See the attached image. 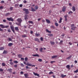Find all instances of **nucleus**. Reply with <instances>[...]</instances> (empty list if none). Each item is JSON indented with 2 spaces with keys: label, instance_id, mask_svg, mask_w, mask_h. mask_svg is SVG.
<instances>
[{
  "label": "nucleus",
  "instance_id": "nucleus-1",
  "mask_svg": "<svg viewBox=\"0 0 78 78\" xmlns=\"http://www.w3.org/2000/svg\"><path fill=\"white\" fill-rule=\"evenodd\" d=\"M17 21L18 22L16 23V25H18L19 26H20L21 25V23L22 22V20L21 18H18L17 19Z\"/></svg>",
  "mask_w": 78,
  "mask_h": 78
},
{
  "label": "nucleus",
  "instance_id": "nucleus-2",
  "mask_svg": "<svg viewBox=\"0 0 78 78\" xmlns=\"http://www.w3.org/2000/svg\"><path fill=\"white\" fill-rule=\"evenodd\" d=\"M71 30H75V28H76V27L75 26L74 24H72L71 26Z\"/></svg>",
  "mask_w": 78,
  "mask_h": 78
},
{
  "label": "nucleus",
  "instance_id": "nucleus-3",
  "mask_svg": "<svg viewBox=\"0 0 78 78\" xmlns=\"http://www.w3.org/2000/svg\"><path fill=\"white\" fill-rule=\"evenodd\" d=\"M23 11L25 12L26 14H29V11L28 10V9L23 8Z\"/></svg>",
  "mask_w": 78,
  "mask_h": 78
},
{
  "label": "nucleus",
  "instance_id": "nucleus-4",
  "mask_svg": "<svg viewBox=\"0 0 78 78\" xmlns=\"http://www.w3.org/2000/svg\"><path fill=\"white\" fill-rule=\"evenodd\" d=\"M7 19L9 21H12V22L14 21V19L11 17L7 18Z\"/></svg>",
  "mask_w": 78,
  "mask_h": 78
},
{
  "label": "nucleus",
  "instance_id": "nucleus-5",
  "mask_svg": "<svg viewBox=\"0 0 78 78\" xmlns=\"http://www.w3.org/2000/svg\"><path fill=\"white\" fill-rule=\"evenodd\" d=\"M66 6H63L62 8V11L63 12H65L66 11Z\"/></svg>",
  "mask_w": 78,
  "mask_h": 78
},
{
  "label": "nucleus",
  "instance_id": "nucleus-6",
  "mask_svg": "<svg viewBox=\"0 0 78 78\" xmlns=\"http://www.w3.org/2000/svg\"><path fill=\"white\" fill-rule=\"evenodd\" d=\"M26 65L27 66H30V67H31V66H32V67H35V65H32V64H30L29 63H27Z\"/></svg>",
  "mask_w": 78,
  "mask_h": 78
},
{
  "label": "nucleus",
  "instance_id": "nucleus-7",
  "mask_svg": "<svg viewBox=\"0 0 78 78\" xmlns=\"http://www.w3.org/2000/svg\"><path fill=\"white\" fill-rule=\"evenodd\" d=\"M34 40H35V41H37V42H39V43H41V42L39 41V39L38 38H35Z\"/></svg>",
  "mask_w": 78,
  "mask_h": 78
},
{
  "label": "nucleus",
  "instance_id": "nucleus-8",
  "mask_svg": "<svg viewBox=\"0 0 78 78\" xmlns=\"http://www.w3.org/2000/svg\"><path fill=\"white\" fill-rule=\"evenodd\" d=\"M67 76L66 75H64V74H61V78H65V77H66Z\"/></svg>",
  "mask_w": 78,
  "mask_h": 78
},
{
  "label": "nucleus",
  "instance_id": "nucleus-9",
  "mask_svg": "<svg viewBox=\"0 0 78 78\" xmlns=\"http://www.w3.org/2000/svg\"><path fill=\"white\" fill-rule=\"evenodd\" d=\"M33 74L35 76H37L38 77H40V76H39V74H37V73H36L34 72H33Z\"/></svg>",
  "mask_w": 78,
  "mask_h": 78
},
{
  "label": "nucleus",
  "instance_id": "nucleus-10",
  "mask_svg": "<svg viewBox=\"0 0 78 78\" xmlns=\"http://www.w3.org/2000/svg\"><path fill=\"white\" fill-rule=\"evenodd\" d=\"M67 17H68V15L67 14L66 15L64 16L66 21H67Z\"/></svg>",
  "mask_w": 78,
  "mask_h": 78
},
{
  "label": "nucleus",
  "instance_id": "nucleus-11",
  "mask_svg": "<svg viewBox=\"0 0 78 78\" xmlns=\"http://www.w3.org/2000/svg\"><path fill=\"white\" fill-rule=\"evenodd\" d=\"M8 72H9V73H12V69L11 68L8 69L7 70Z\"/></svg>",
  "mask_w": 78,
  "mask_h": 78
},
{
  "label": "nucleus",
  "instance_id": "nucleus-12",
  "mask_svg": "<svg viewBox=\"0 0 78 78\" xmlns=\"http://www.w3.org/2000/svg\"><path fill=\"white\" fill-rule=\"evenodd\" d=\"M72 10L73 11V12H75V11H76V9H75V7L73 6L72 8Z\"/></svg>",
  "mask_w": 78,
  "mask_h": 78
},
{
  "label": "nucleus",
  "instance_id": "nucleus-13",
  "mask_svg": "<svg viewBox=\"0 0 78 78\" xmlns=\"http://www.w3.org/2000/svg\"><path fill=\"white\" fill-rule=\"evenodd\" d=\"M15 30L16 31H19V27H15Z\"/></svg>",
  "mask_w": 78,
  "mask_h": 78
},
{
  "label": "nucleus",
  "instance_id": "nucleus-14",
  "mask_svg": "<svg viewBox=\"0 0 78 78\" xmlns=\"http://www.w3.org/2000/svg\"><path fill=\"white\" fill-rule=\"evenodd\" d=\"M46 21L48 23H51V22H50V21L49 20L46 19Z\"/></svg>",
  "mask_w": 78,
  "mask_h": 78
},
{
  "label": "nucleus",
  "instance_id": "nucleus-15",
  "mask_svg": "<svg viewBox=\"0 0 78 78\" xmlns=\"http://www.w3.org/2000/svg\"><path fill=\"white\" fill-rule=\"evenodd\" d=\"M13 45V44L12 43H9L8 44V46H9V47H11V46H12Z\"/></svg>",
  "mask_w": 78,
  "mask_h": 78
},
{
  "label": "nucleus",
  "instance_id": "nucleus-16",
  "mask_svg": "<svg viewBox=\"0 0 78 78\" xmlns=\"http://www.w3.org/2000/svg\"><path fill=\"white\" fill-rule=\"evenodd\" d=\"M18 56L19 58H21L22 57V55L21 54H19L18 55Z\"/></svg>",
  "mask_w": 78,
  "mask_h": 78
},
{
  "label": "nucleus",
  "instance_id": "nucleus-17",
  "mask_svg": "<svg viewBox=\"0 0 78 78\" xmlns=\"http://www.w3.org/2000/svg\"><path fill=\"white\" fill-rule=\"evenodd\" d=\"M32 56H37V57H39V55H38L37 54H35V55H33Z\"/></svg>",
  "mask_w": 78,
  "mask_h": 78
},
{
  "label": "nucleus",
  "instance_id": "nucleus-18",
  "mask_svg": "<svg viewBox=\"0 0 78 78\" xmlns=\"http://www.w3.org/2000/svg\"><path fill=\"white\" fill-rule=\"evenodd\" d=\"M70 65H67L66 66V68H67V69H68L69 70H70Z\"/></svg>",
  "mask_w": 78,
  "mask_h": 78
},
{
  "label": "nucleus",
  "instance_id": "nucleus-19",
  "mask_svg": "<svg viewBox=\"0 0 78 78\" xmlns=\"http://www.w3.org/2000/svg\"><path fill=\"white\" fill-rule=\"evenodd\" d=\"M50 43L51 45H54L55 44V42H54V41H51L50 42Z\"/></svg>",
  "mask_w": 78,
  "mask_h": 78
},
{
  "label": "nucleus",
  "instance_id": "nucleus-20",
  "mask_svg": "<svg viewBox=\"0 0 78 78\" xmlns=\"http://www.w3.org/2000/svg\"><path fill=\"white\" fill-rule=\"evenodd\" d=\"M58 56L57 55H54L51 57L52 59H53V58H56Z\"/></svg>",
  "mask_w": 78,
  "mask_h": 78
},
{
  "label": "nucleus",
  "instance_id": "nucleus-21",
  "mask_svg": "<svg viewBox=\"0 0 78 78\" xmlns=\"http://www.w3.org/2000/svg\"><path fill=\"white\" fill-rule=\"evenodd\" d=\"M10 15V13H6L5 15V16H9Z\"/></svg>",
  "mask_w": 78,
  "mask_h": 78
},
{
  "label": "nucleus",
  "instance_id": "nucleus-22",
  "mask_svg": "<svg viewBox=\"0 0 78 78\" xmlns=\"http://www.w3.org/2000/svg\"><path fill=\"white\" fill-rule=\"evenodd\" d=\"M31 9L32 11V12L36 11V10L34 9V8H33V7H31Z\"/></svg>",
  "mask_w": 78,
  "mask_h": 78
},
{
  "label": "nucleus",
  "instance_id": "nucleus-23",
  "mask_svg": "<svg viewBox=\"0 0 78 78\" xmlns=\"http://www.w3.org/2000/svg\"><path fill=\"white\" fill-rule=\"evenodd\" d=\"M0 26L2 28H5V26L3 25V24H1Z\"/></svg>",
  "mask_w": 78,
  "mask_h": 78
},
{
  "label": "nucleus",
  "instance_id": "nucleus-24",
  "mask_svg": "<svg viewBox=\"0 0 78 78\" xmlns=\"http://www.w3.org/2000/svg\"><path fill=\"white\" fill-rule=\"evenodd\" d=\"M46 32H47V33H51V31H49V30L48 29H46Z\"/></svg>",
  "mask_w": 78,
  "mask_h": 78
},
{
  "label": "nucleus",
  "instance_id": "nucleus-25",
  "mask_svg": "<svg viewBox=\"0 0 78 78\" xmlns=\"http://www.w3.org/2000/svg\"><path fill=\"white\" fill-rule=\"evenodd\" d=\"M3 53V54H6V53H8V52L6 50H4Z\"/></svg>",
  "mask_w": 78,
  "mask_h": 78
},
{
  "label": "nucleus",
  "instance_id": "nucleus-26",
  "mask_svg": "<svg viewBox=\"0 0 78 78\" xmlns=\"http://www.w3.org/2000/svg\"><path fill=\"white\" fill-rule=\"evenodd\" d=\"M62 18H60L59 22V23H61L62 22Z\"/></svg>",
  "mask_w": 78,
  "mask_h": 78
},
{
  "label": "nucleus",
  "instance_id": "nucleus-27",
  "mask_svg": "<svg viewBox=\"0 0 78 78\" xmlns=\"http://www.w3.org/2000/svg\"><path fill=\"white\" fill-rule=\"evenodd\" d=\"M72 55L69 56L66 59H70L71 58H72Z\"/></svg>",
  "mask_w": 78,
  "mask_h": 78
},
{
  "label": "nucleus",
  "instance_id": "nucleus-28",
  "mask_svg": "<svg viewBox=\"0 0 78 78\" xmlns=\"http://www.w3.org/2000/svg\"><path fill=\"white\" fill-rule=\"evenodd\" d=\"M24 75L26 78H27L28 77V74H24Z\"/></svg>",
  "mask_w": 78,
  "mask_h": 78
},
{
  "label": "nucleus",
  "instance_id": "nucleus-29",
  "mask_svg": "<svg viewBox=\"0 0 78 78\" xmlns=\"http://www.w3.org/2000/svg\"><path fill=\"white\" fill-rule=\"evenodd\" d=\"M51 28H53V29H55V27L53 25H52L51 26Z\"/></svg>",
  "mask_w": 78,
  "mask_h": 78
},
{
  "label": "nucleus",
  "instance_id": "nucleus-30",
  "mask_svg": "<svg viewBox=\"0 0 78 78\" xmlns=\"http://www.w3.org/2000/svg\"><path fill=\"white\" fill-rule=\"evenodd\" d=\"M35 35L36 36H37V37L39 36H40V34H39L36 33V34H35Z\"/></svg>",
  "mask_w": 78,
  "mask_h": 78
},
{
  "label": "nucleus",
  "instance_id": "nucleus-31",
  "mask_svg": "<svg viewBox=\"0 0 78 78\" xmlns=\"http://www.w3.org/2000/svg\"><path fill=\"white\" fill-rule=\"evenodd\" d=\"M38 6L37 5H36L35 7V9L37 10L38 9Z\"/></svg>",
  "mask_w": 78,
  "mask_h": 78
},
{
  "label": "nucleus",
  "instance_id": "nucleus-32",
  "mask_svg": "<svg viewBox=\"0 0 78 78\" xmlns=\"http://www.w3.org/2000/svg\"><path fill=\"white\" fill-rule=\"evenodd\" d=\"M22 37H27V36L26 35H22Z\"/></svg>",
  "mask_w": 78,
  "mask_h": 78
},
{
  "label": "nucleus",
  "instance_id": "nucleus-33",
  "mask_svg": "<svg viewBox=\"0 0 78 78\" xmlns=\"http://www.w3.org/2000/svg\"><path fill=\"white\" fill-rule=\"evenodd\" d=\"M10 28L12 30H14V27L13 26H11Z\"/></svg>",
  "mask_w": 78,
  "mask_h": 78
},
{
  "label": "nucleus",
  "instance_id": "nucleus-34",
  "mask_svg": "<svg viewBox=\"0 0 78 78\" xmlns=\"http://www.w3.org/2000/svg\"><path fill=\"white\" fill-rule=\"evenodd\" d=\"M4 47H1L0 48V50H4Z\"/></svg>",
  "mask_w": 78,
  "mask_h": 78
},
{
  "label": "nucleus",
  "instance_id": "nucleus-35",
  "mask_svg": "<svg viewBox=\"0 0 78 78\" xmlns=\"http://www.w3.org/2000/svg\"><path fill=\"white\" fill-rule=\"evenodd\" d=\"M63 42V41H62V40L59 43L60 45H62V44Z\"/></svg>",
  "mask_w": 78,
  "mask_h": 78
},
{
  "label": "nucleus",
  "instance_id": "nucleus-36",
  "mask_svg": "<svg viewBox=\"0 0 78 78\" xmlns=\"http://www.w3.org/2000/svg\"><path fill=\"white\" fill-rule=\"evenodd\" d=\"M73 14V12L72 11H70L68 12V14Z\"/></svg>",
  "mask_w": 78,
  "mask_h": 78
},
{
  "label": "nucleus",
  "instance_id": "nucleus-37",
  "mask_svg": "<svg viewBox=\"0 0 78 78\" xmlns=\"http://www.w3.org/2000/svg\"><path fill=\"white\" fill-rule=\"evenodd\" d=\"M38 61L39 62H42V60L41 59L39 58L38 60Z\"/></svg>",
  "mask_w": 78,
  "mask_h": 78
},
{
  "label": "nucleus",
  "instance_id": "nucleus-38",
  "mask_svg": "<svg viewBox=\"0 0 78 78\" xmlns=\"http://www.w3.org/2000/svg\"><path fill=\"white\" fill-rule=\"evenodd\" d=\"M55 24L56 27H58V23H55Z\"/></svg>",
  "mask_w": 78,
  "mask_h": 78
},
{
  "label": "nucleus",
  "instance_id": "nucleus-39",
  "mask_svg": "<svg viewBox=\"0 0 78 78\" xmlns=\"http://www.w3.org/2000/svg\"><path fill=\"white\" fill-rule=\"evenodd\" d=\"M43 50V48H41L40 49V51L41 52H42V50Z\"/></svg>",
  "mask_w": 78,
  "mask_h": 78
},
{
  "label": "nucleus",
  "instance_id": "nucleus-40",
  "mask_svg": "<svg viewBox=\"0 0 78 78\" xmlns=\"http://www.w3.org/2000/svg\"><path fill=\"white\" fill-rule=\"evenodd\" d=\"M14 63H16V64H17L18 63V62L17 61H13Z\"/></svg>",
  "mask_w": 78,
  "mask_h": 78
},
{
  "label": "nucleus",
  "instance_id": "nucleus-41",
  "mask_svg": "<svg viewBox=\"0 0 78 78\" xmlns=\"http://www.w3.org/2000/svg\"><path fill=\"white\" fill-rule=\"evenodd\" d=\"M28 22L29 23H31L32 24L33 23V22L32 21H29Z\"/></svg>",
  "mask_w": 78,
  "mask_h": 78
},
{
  "label": "nucleus",
  "instance_id": "nucleus-42",
  "mask_svg": "<svg viewBox=\"0 0 78 78\" xmlns=\"http://www.w3.org/2000/svg\"><path fill=\"white\" fill-rule=\"evenodd\" d=\"M40 40L41 41H43V40H44V38H43V37H41L40 38Z\"/></svg>",
  "mask_w": 78,
  "mask_h": 78
},
{
  "label": "nucleus",
  "instance_id": "nucleus-43",
  "mask_svg": "<svg viewBox=\"0 0 78 78\" xmlns=\"http://www.w3.org/2000/svg\"><path fill=\"white\" fill-rule=\"evenodd\" d=\"M25 61H28V58L27 57H26L25 58Z\"/></svg>",
  "mask_w": 78,
  "mask_h": 78
},
{
  "label": "nucleus",
  "instance_id": "nucleus-44",
  "mask_svg": "<svg viewBox=\"0 0 78 78\" xmlns=\"http://www.w3.org/2000/svg\"><path fill=\"white\" fill-rule=\"evenodd\" d=\"M78 69H76V71H74V73H78Z\"/></svg>",
  "mask_w": 78,
  "mask_h": 78
},
{
  "label": "nucleus",
  "instance_id": "nucleus-45",
  "mask_svg": "<svg viewBox=\"0 0 78 78\" xmlns=\"http://www.w3.org/2000/svg\"><path fill=\"white\" fill-rule=\"evenodd\" d=\"M2 66H5V63H2Z\"/></svg>",
  "mask_w": 78,
  "mask_h": 78
},
{
  "label": "nucleus",
  "instance_id": "nucleus-46",
  "mask_svg": "<svg viewBox=\"0 0 78 78\" xmlns=\"http://www.w3.org/2000/svg\"><path fill=\"white\" fill-rule=\"evenodd\" d=\"M8 40L9 41H12V39L10 37L8 38Z\"/></svg>",
  "mask_w": 78,
  "mask_h": 78
},
{
  "label": "nucleus",
  "instance_id": "nucleus-47",
  "mask_svg": "<svg viewBox=\"0 0 78 78\" xmlns=\"http://www.w3.org/2000/svg\"><path fill=\"white\" fill-rule=\"evenodd\" d=\"M53 72L51 71L49 73V75H51V74H53Z\"/></svg>",
  "mask_w": 78,
  "mask_h": 78
},
{
  "label": "nucleus",
  "instance_id": "nucleus-48",
  "mask_svg": "<svg viewBox=\"0 0 78 78\" xmlns=\"http://www.w3.org/2000/svg\"><path fill=\"white\" fill-rule=\"evenodd\" d=\"M10 10H11V11H12V10L13 9V7H10Z\"/></svg>",
  "mask_w": 78,
  "mask_h": 78
},
{
  "label": "nucleus",
  "instance_id": "nucleus-49",
  "mask_svg": "<svg viewBox=\"0 0 78 78\" xmlns=\"http://www.w3.org/2000/svg\"><path fill=\"white\" fill-rule=\"evenodd\" d=\"M17 6H19V4H15V7H17Z\"/></svg>",
  "mask_w": 78,
  "mask_h": 78
},
{
  "label": "nucleus",
  "instance_id": "nucleus-50",
  "mask_svg": "<svg viewBox=\"0 0 78 78\" xmlns=\"http://www.w3.org/2000/svg\"><path fill=\"white\" fill-rule=\"evenodd\" d=\"M54 62H55V61H51L50 62L51 64H53Z\"/></svg>",
  "mask_w": 78,
  "mask_h": 78
},
{
  "label": "nucleus",
  "instance_id": "nucleus-51",
  "mask_svg": "<svg viewBox=\"0 0 78 78\" xmlns=\"http://www.w3.org/2000/svg\"><path fill=\"white\" fill-rule=\"evenodd\" d=\"M20 65L22 66V67H24V65L22 63H20Z\"/></svg>",
  "mask_w": 78,
  "mask_h": 78
},
{
  "label": "nucleus",
  "instance_id": "nucleus-52",
  "mask_svg": "<svg viewBox=\"0 0 78 78\" xmlns=\"http://www.w3.org/2000/svg\"><path fill=\"white\" fill-rule=\"evenodd\" d=\"M12 31H13V32L14 33V34H15V30H14V29H12Z\"/></svg>",
  "mask_w": 78,
  "mask_h": 78
},
{
  "label": "nucleus",
  "instance_id": "nucleus-53",
  "mask_svg": "<svg viewBox=\"0 0 78 78\" xmlns=\"http://www.w3.org/2000/svg\"><path fill=\"white\" fill-rule=\"evenodd\" d=\"M10 64L11 65H13V64H14V63H13V62H11L10 63Z\"/></svg>",
  "mask_w": 78,
  "mask_h": 78
},
{
  "label": "nucleus",
  "instance_id": "nucleus-54",
  "mask_svg": "<svg viewBox=\"0 0 78 78\" xmlns=\"http://www.w3.org/2000/svg\"><path fill=\"white\" fill-rule=\"evenodd\" d=\"M8 32H9V33L11 32V30H10V29H8Z\"/></svg>",
  "mask_w": 78,
  "mask_h": 78
},
{
  "label": "nucleus",
  "instance_id": "nucleus-55",
  "mask_svg": "<svg viewBox=\"0 0 78 78\" xmlns=\"http://www.w3.org/2000/svg\"><path fill=\"white\" fill-rule=\"evenodd\" d=\"M9 27V26H4V28H8Z\"/></svg>",
  "mask_w": 78,
  "mask_h": 78
},
{
  "label": "nucleus",
  "instance_id": "nucleus-56",
  "mask_svg": "<svg viewBox=\"0 0 78 78\" xmlns=\"http://www.w3.org/2000/svg\"><path fill=\"white\" fill-rule=\"evenodd\" d=\"M3 6H0V9H3Z\"/></svg>",
  "mask_w": 78,
  "mask_h": 78
},
{
  "label": "nucleus",
  "instance_id": "nucleus-57",
  "mask_svg": "<svg viewBox=\"0 0 78 78\" xmlns=\"http://www.w3.org/2000/svg\"><path fill=\"white\" fill-rule=\"evenodd\" d=\"M69 45H72V43L70 42H69Z\"/></svg>",
  "mask_w": 78,
  "mask_h": 78
},
{
  "label": "nucleus",
  "instance_id": "nucleus-58",
  "mask_svg": "<svg viewBox=\"0 0 78 78\" xmlns=\"http://www.w3.org/2000/svg\"><path fill=\"white\" fill-rule=\"evenodd\" d=\"M49 36H53V34H49Z\"/></svg>",
  "mask_w": 78,
  "mask_h": 78
},
{
  "label": "nucleus",
  "instance_id": "nucleus-59",
  "mask_svg": "<svg viewBox=\"0 0 78 78\" xmlns=\"http://www.w3.org/2000/svg\"><path fill=\"white\" fill-rule=\"evenodd\" d=\"M3 69H0V72H3Z\"/></svg>",
  "mask_w": 78,
  "mask_h": 78
},
{
  "label": "nucleus",
  "instance_id": "nucleus-60",
  "mask_svg": "<svg viewBox=\"0 0 78 78\" xmlns=\"http://www.w3.org/2000/svg\"><path fill=\"white\" fill-rule=\"evenodd\" d=\"M22 6H23V5H22V4H20V7L21 8L22 7Z\"/></svg>",
  "mask_w": 78,
  "mask_h": 78
},
{
  "label": "nucleus",
  "instance_id": "nucleus-61",
  "mask_svg": "<svg viewBox=\"0 0 78 78\" xmlns=\"http://www.w3.org/2000/svg\"><path fill=\"white\" fill-rule=\"evenodd\" d=\"M23 2L24 3H26L27 2V1H26V0H24V1H23Z\"/></svg>",
  "mask_w": 78,
  "mask_h": 78
},
{
  "label": "nucleus",
  "instance_id": "nucleus-62",
  "mask_svg": "<svg viewBox=\"0 0 78 78\" xmlns=\"http://www.w3.org/2000/svg\"><path fill=\"white\" fill-rule=\"evenodd\" d=\"M14 67H15V68H16V67H17V65H15L14 66Z\"/></svg>",
  "mask_w": 78,
  "mask_h": 78
},
{
  "label": "nucleus",
  "instance_id": "nucleus-63",
  "mask_svg": "<svg viewBox=\"0 0 78 78\" xmlns=\"http://www.w3.org/2000/svg\"><path fill=\"white\" fill-rule=\"evenodd\" d=\"M64 36H65V34H62L61 35V36H63V37H64Z\"/></svg>",
  "mask_w": 78,
  "mask_h": 78
},
{
  "label": "nucleus",
  "instance_id": "nucleus-64",
  "mask_svg": "<svg viewBox=\"0 0 78 78\" xmlns=\"http://www.w3.org/2000/svg\"><path fill=\"white\" fill-rule=\"evenodd\" d=\"M1 3H5V1H2L1 2Z\"/></svg>",
  "mask_w": 78,
  "mask_h": 78
}]
</instances>
